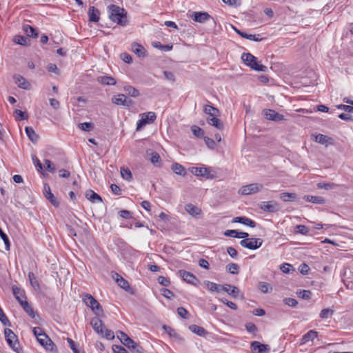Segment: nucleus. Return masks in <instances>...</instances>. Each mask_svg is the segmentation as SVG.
Here are the masks:
<instances>
[{
	"instance_id": "39448f33",
	"label": "nucleus",
	"mask_w": 353,
	"mask_h": 353,
	"mask_svg": "<svg viewBox=\"0 0 353 353\" xmlns=\"http://www.w3.org/2000/svg\"><path fill=\"white\" fill-rule=\"evenodd\" d=\"M263 189V185L261 183H250L246 185L242 186L239 190V194L241 195H249L254 193H257Z\"/></svg>"
},
{
	"instance_id": "ddd939ff",
	"label": "nucleus",
	"mask_w": 353,
	"mask_h": 353,
	"mask_svg": "<svg viewBox=\"0 0 353 353\" xmlns=\"http://www.w3.org/2000/svg\"><path fill=\"white\" fill-rule=\"evenodd\" d=\"M13 79L19 88L28 90L31 89V84L21 75L14 74Z\"/></svg>"
},
{
	"instance_id": "a18cd8bd",
	"label": "nucleus",
	"mask_w": 353,
	"mask_h": 353,
	"mask_svg": "<svg viewBox=\"0 0 353 353\" xmlns=\"http://www.w3.org/2000/svg\"><path fill=\"white\" fill-rule=\"evenodd\" d=\"M226 270L232 274H237L239 272V266L234 263H230L226 265Z\"/></svg>"
},
{
	"instance_id": "a211bd4d",
	"label": "nucleus",
	"mask_w": 353,
	"mask_h": 353,
	"mask_svg": "<svg viewBox=\"0 0 353 353\" xmlns=\"http://www.w3.org/2000/svg\"><path fill=\"white\" fill-rule=\"evenodd\" d=\"M90 324L94 330L99 334L103 335V321L98 317H94L91 319Z\"/></svg>"
},
{
	"instance_id": "f03ea898",
	"label": "nucleus",
	"mask_w": 353,
	"mask_h": 353,
	"mask_svg": "<svg viewBox=\"0 0 353 353\" xmlns=\"http://www.w3.org/2000/svg\"><path fill=\"white\" fill-rule=\"evenodd\" d=\"M117 336L119 341L128 348L132 350L137 353H143V348L138 343L130 339L125 333L122 331L117 332Z\"/></svg>"
},
{
	"instance_id": "338daca9",
	"label": "nucleus",
	"mask_w": 353,
	"mask_h": 353,
	"mask_svg": "<svg viewBox=\"0 0 353 353\" xmlns=\"http://www.w3.org/2000/svg\"><path fill=\"white\" fill-rule=\"evenodd\" d=\"M161 294L167 298V299H171L172 297L174 296V294L173 292L170 290L169 289H167V288H163L161 290Z\"/></svg>"
},
{
	"instance_id": "7c9ffc66",
	"label": "nucleus",
	"mask_w": 353,
	"mask_h": 353,
	"mask_svg": "<svg viewBox=\"0 0 353 353\" xmlns=\"http://www.w3.org/2000/svg\"><path fill=\"white\" fill-rule=\"evenodd\" d=\"M97 81L103 85H114L116 84V80L109 76H102L97 79Z\"/></svg>"
},
{
	"instance_id": "f8f14e48",
	"label": "nucleus",
	"mask_w": 353,
	"mask_h": 353,
	"mask_svg": "<svg viewBox=\"0 0 353 353\" xmlns=\"http://www.w3.org/2000/svg\"><path fill=\"white\" fill-rule=\"evenodd\" d=\"M112 101L116 105H121L126 107H129L132 104V101L131 99H127L126 97L123 94L113 96Z\"/></svg>"
},
{
	"instance_id": "4be33fe9",
	"label": "nucleus",
	"mask_w": 353,
	"mask_h": 353,
	"mask_svg": "<svg viewBox=\"0 0 353 353\" xmlns=\"http://www.w3.org/2000/svg\"><path fill=\"white\" fill-rule=\"evenodd\" d=\"M224 235L226 236H231L239 239H245L249 236L248 233L247 232H238L235 230H228L224 232Z\"/></svg>"
},
{
	"instance_id": "603ef678",
	"label": "nucleus",
	"mask_w": 353,
	"mask_h": 353,
	"mask_svg": "<svg viewBox=\"0 0 353 353\" xmlns=\"http://www.w3.org/2000/svg\"><path fill=\"white\" fill-rule=\"evenodd\" d=\"M333 312H334V311L332 310L329 309V308H325L321 311L319 316L321 319H327L332 315Z\"/></svg>"
},
{
	"instance_id": "7ed1b4c3",
	"label": "nucleus",
	"mask_w": 353,
	"mask_h": 353,
	"mask_svg": "<svg viewBox=\"0 0 353 353\" xmlns=\"http://www.w3.org/2000/svg\"><path fill=\"white\" fill-rule=\"evenodd\" d=\"M241 59L245 64L256 71L265 72L268 69L265 65L259 64L257 59L250 53H243Z\"/></svg>"
},
{
	"instance_id": "0eeeda50",
	"label": "nucleus",
	"mask_w": 353,
	"mask_h": 353,
	"mask_svg": "<svg viewBox=\"0 0 353 353\" xmlns=\"http://www.w3.org/2000/svg\"><path fill=\"white\" fill-rule=\"evenodd\" d=\"M190 172L196 176H202L206 179H212L214 178V174L210 173V168L202 167H192L189 169Z\"/></svg>"
},
{
	"instance_id": "13d9d810",
	"label": "nucleus",
	"mask_w": 353,
	"mask_h": 353,
	"mask_svg": "<svg viewBox=\"0 0 353 353\" xmlns=\"http://www.w3.org/2000/svg\"><path fill=\"white\" fill-rule=\"evenodd\" d=\"M222 1L230 6L239 7L241 5V0H222Z\"/></svg>"
},
{
	"instance_id": "864d4df0",
	"label": "nucleus",
	"mask_w": 353,
	"mask_h": 353,
	"mask_svg": "<svg viewBox=\"0 0 353 353\" xmlns=\"http://www.w3.org/2000/svg\"><path fill=\"white\" fill-rule=\"evenodd\" d=\"M0 321L2 323V324L5 326H10L11 323L6 316V315L3 313V310H1L0 311Z\"/></svg>"
},
{
	"instance_id": "ea45409f",
	"label": "nucleus",
	"mask_w": 353,
	"mask_h": 353,
	"mask_svg": "<svg viewBox=\"0 0 353 353\" xmlns=\"http://www.w3.org/2000/svg\"><path fill=\"white\" fill-rule=\"evenodd\" d=\"M235 31L243 38H245V39H248L250 40H252V41H259L262 40L261 38H259V34L258 35L248 34H247L245 32H243L237 29H235Z\"/></svg>"
},
{
	"instance_id": "412c9836",
	"label": "nucleus",
	"mask_w": 353,
	"mask_h": 353,
	"mask_svg": "<svg viewBox=\"0 0 353 353\" xmlns=\"http://www.w3.org/2000/svg\"><path fill=\"white\" fill-rule=\"evenodd\" d=\"M232 222L234 223H242L245 225H248L251 228H255L256 227V222L252 221V219L246 217V216H237L235 217Z\"/></svg>"
},
{
	"instance_id": "e2e57ef3",
	"label": "nucleus",
	"mask_w": 353,
	"mask_h": 353,
	"mask_svg": "<svg viewBox=\"0 0 353 353\" xmlns=\"http://www.w3.org/2000/svg\"><path fill=\"white\" fill-rule=\"evenodd\" d=\"M158 283L163 286H168L170 283V280L163 276H159L157 279Z\"/></svg>"
},
{
	"instance_id": "2f4dec72",
	"label": "nucleus",
	"mask_w": 353,
	"mask_h": 353,
	"mask_svg": "<svg viewBox=\"0 0 353 353\" xmlns=\"http://www.w3.org/2000/svg\"><path fill=\"white\" fill-rule=\"evenodd\" d=\"M25 131H26V133L28 139L32 143H35L38 141L39 136L37 134V133L35 132V131L33 130L32 128L26 126L25 128Z\"/></svg>"
},
{
	"instance_id": "bb28decb",
	"label": "nucleus",
	"mask_w": 353,
	"mask_h": 353,
	"mask_svg": "<svg viewBox=\"0 0 353 353\" xmlns=\"http://www.w3.org/2000/svg\"><path fill=\"white\" fill-rule=\"evenodd\" d=\"M85 197L92 203L102 201L101 197L92 190H88L85 192Z\"/></svg>"
},
{
	"instance_id": "473e14b6",
	"label": "nucleus",
	"mask_w": 353,
	"mask_h": 353,
	"mask_svg": "<svg viewBox=\"0 0 353 353\" xmlns=\"http://www.w3.org/2000/svg\"><path fill=\"white\" fill-rule=\"evenodd\" d=\"M314 141L321 144L327 145L328 143L332 144V138L322 134H319L315 136Z\"/></svg>"
},
{
	"instance_id": "0e129e2a",
	"label": "nucleus",
	"mask_w": 353,
	"mask_h": 353,
	"mask_svg": "<svg viewBox=\"0 0 353 353\" xmlns=\"http://www.w3.org/2000/svg\"><path fill=\"white\" fill-rule=\"evenodd\" d=\"M221 302H222L223 304L226 305H227V306H228L230 308H231V309H232V310H236L237 309V306H236V305L234 303H233V302H232V301H228V299H225V298H222V299H221Z\"/></svg>"
},
{
	"instance_id": "6ab92c4d",
	"label": "nucleus",
	"mask_w": 353,
	"mask_h": 353,
	"mask_svg": "<svg viewBox=\"0 0 353 353\" xmlns=\"http://www.w3.org/2000/svg\"><path fill=\"white\" fill-rule=\"evenodd\" d=\"M185 211L192 216L196 217L201 214L202 210L196 205L188 203L185 205Z\"/></svg>"
},
{
	"instance_id": "c756f323",
	"label": "nucleus",
	"mask_w": 353,
	"mask_h": 353,
	"mask_svg": "<svg viewBox=\"0 0 353 353\" xmlns=\"http://www.w3.org/2000/svg\"><path fill=\"white\" fill-rule=\"evenodd\" d=\"M189 330L199 336H205L208 334L207 331L203 327H200L197 325H190Z\"/></svg>"
},
{
	"instance_id": "de8ad7c7",
	"label": "nucleus",
	"mask_w": 353,
	"mask_h": 353,
	"mask_svg": "<svg viewBox=\"0 0 353 353\" xmlns=\"http://www.w3.org/2000/svg\"><path fill=\"white\" fill-rule=\"evenodd\" d=\"M145 121H148V123H153L156 120V114L153 112H148L142 114Z\"/></svg>"
},
{
	"instance_id": "2eb2a0df",
	"label": "nucleus",
	"mask_w": 353,
	"mask_h": 353,
	"mask_svg": "<svg viewBox=\"0 0 353 353\" xmlns=\"http://www.w3.org/2000/svg\"><path fill=\"white\" fill-rule=\"evenodd\" d=\"M43 194L46 198L54 205L58 206L59 205V201L56 199V197L51 192V190L50 186L48 184H44L43 187Z\"/></svg>"
},
{
	"instance_id": "4d7b16f0",
	"label": "nucleus",
	"mask_w": 353,
	"mask_h": 353,
	"mask_svg": "<svg viewBox=\"0 0 353 353\" xmlns=\"http://www.w3.org/2000/svg\"><path fill=\"white\" fill-rule=\"evenodd\" d=\"M14 113L17 115V120L21 121L28 119V115L20 110H15Z\"/></svg>"
},
{
	"instance_id": "9d476101",
	"label": "nucleus",
	"mask_w": 353,
	"mask_h": 353,
	"mask_svg": "<svg viewBox=\"0 0 353 353\" xmlns=\"http://www.w3.org/2000/svg\"><path fill=\"white\" fill-rule=\"evenodd\" d=\"M263 114L265 119L274 121H281L284 119V116L271 109L263 110Z\"/></svg>"
},
{
	"instance_id": "680f3d73",
	"label": "nucleus",
	"mask_w": 353,
	"mask_h": 353,
	"mask_svg": "<svg viewBox=\"0 0 353 353\" xmlns=\"http://www.w3.org/2000/svg\"><path fill=\"white\" fill-rule=\"evenodd\" d=\"M23 310L31 318L33 319L35 317V313L30 304H25Z\"/></svg>"
},
{
	"instance_id": "f704fd0d",
	"label": "nucleus",
	"mask_w": 353,
	"mask_h": 353,
	"mask_svg": "<svg viewBox=\"0 0 353 353\" xmlns=\"http://www.w3.org/2000/svg\"><path fill=\"white\" fill-rule=\"evenodd\" d=\"M163 329L165 331V332L171 337H174V339H176V340L179 341H183V339L178 334L175 330L174 329H172V327H170V326H168V325H163Z\"/></svg>"
},
{
	"instance_id": "393cba45",
	"label": "nucleus",
	"mask_w": 353,
	"mask_h": 353,
	"mask_svg": "<svg viewBox=\"0 0 353 353\" xmlns=\"http://www.w3.org/2000/svg\"><path fill=\"white\" fill-rule=\"evenodd\" d=\"M132 50L139 57H144L146 55V50L144 47L137 43L132 44Z\"/></svg>"
},
{
	"instance_id": "b1692460",
	"label": "nucleus",
	"mask_w": 353,
	"mask_h": 353,
	"mask_svg": "<svg viewBox=\"0 0 353 353\" xmlns=\"http://www.w3.org/2000/svg\"><path fill=\"white\" fill-rule=\"evenodd\" d=\"M260 208L265 212H274L277 210V204L274 201L262 202Z\"/></svg>"
},
{
	"instance_id": "aec40b11",
	"label": "nucleus",
	"mask_w": 353,
	"mask_h": 353,
	"mask_svg": "<svg viewBox=\"0 0 353 353\" xmlns=\"http://www.w3.org/2000/svg\"><path fill=\"white\" fill-rule=\"evenodd\" d=\"M221 290L234 298L238 297L240 292L238 288L229 284H225L223 285L221 287Z\"/></svg>"
},
{
	"instance_id": "dca6fc26",
	"label": "nucleus",
	"mask_w": 353,
	"mask_h": 353,
	"mask_svg": "<svg viewBox=\"0 0 353 353\" xmlns=\"http://www.w3.org/2000/svg\"><path fill=\"white\" fill-rule=\"evenodd\" d=\"M250 348L254 353H265L269 350L268 345L262 344L259 341L252 342Z\"/></svg>"
},
{
	"instance_id": "cd10ccee",
	"label": "nucleus",
	"mask_w": 353,
	"mask_h": 353,
	"mask_svg": "<svg viewBox=\"0 0 353 353\" xmlns=\"http://www.w3.org/2000/svg\"><path fill=\"white\" fill-rule=\"evenodd\" d=\"M23 31L28 37H32L33 38H37L39 36L37 30L32 26L28 24H24L22 27Z\"/></svg>"
},
{
	"instance_id": "09e8293b",
	"label": "nucleus",
	"mask_w": 353,
	"mask_h": 353,
	"mask_svg": "<svg viewBox=\"0 0 353 353\" xmlns=\"http://www.w3.org/2000/svg\"><path fill=\"white\" fill-rule=\"evenodd\" d=\"M78 127L83 131L89 132L93 129V123L90 122H84L79 123Z\"/></svg>"
},
{
	"instance_id": "8fccbe9b",
	"label": "nucleus",
	"mask_w": 353,
	"mask_h": 353,
	"mask_svg": "<svg viewBox=\"0 0 353 353\" xmlns=\"http://www.w3.org/2000/svg\"><path fill=\"white\" fill-rule=\"evenodd\" d=\"M28 279H29V281H30V283L31 284V285L34 288H37V289H39V284L36 279V276H34V273L32 272H29L28 273Z\"/></svg>"
},
{
	"instance_id": "052dcab7",
	"label": "nucleus",
	"mask_w": 353,
	"mask_h": 353,
	"mask_svg": "<svg viewBox=\"0 0 353 353\" xmlns=\"http://www.w3.org/2000/svg\"><path fill=\"white\" fill-rule=\"evenodd\" d=\"M177 313L181 317H182L183 319L188 318L189 313H188V310L183 307H178Z\"/></svg>"
},
{
	"instance_id": "58836bf2",
	"label": "nucleus",
	"mask_w": 353,
	"mask_h": 353,
	"mask_svg": "<svg viewBox=\"0 0 353 353\" xmlns=\"http://www.w3.org/2000/svg\"><path fill=\"white\" fill-rule=\"evenodd\" d=\"M14 41L19 45L27 46L30 45V39L24 36L17 35L14 38Z\"/></svg>"
},
{
	"instance_id": "9b49d317",
	"label": "nucleus",
	"mask_w": 353,
	"mask_h": 353,
	"mask_svg": "<svg viewBox=\"0 0 353 353\" xmlns=\"http://www.w3.org/2000/svg\"><path fill=\"white\" fill-rule=\"evenodd\" d=\"M37 339L41 345L46 347V350L50 351L53 350L55 345L46 333L38 336Z\"/></svg>"
},
{
	"instance_id": "5701e85b",
	"label": "nucleus",
	"mask_w": 353,
	"mask_h": 353,
	"mask_svg": "<svg viewBox=\"0 0 353 353\" xmlns=\"http://www.w3.org/2000/svg\"><path fill=\"white\" fill-rule=\"evenodd\" d=\"M89 21L91 22H98L99 21L100 12L94 6H90L88 10Z\"/></svg>"
},
{
	"instance_id": "bf43d9fd",
	"label": "nucleus",
	"mask_w": 353,
	"mask_h": 353,
	"mask_svg": "<svg viewBox=\"0 0 353 353\" xmlns=\"http://www.w3.org/2000/svg\"><path fill=\"white\" fill-rule=\"evenodd\" d=\"M283 302L285 305H288L290 307H294L298 304L297 301L293 298H285L283 300Z\"/></svg>"
},
{
	"instance_id": "6e6d98bb",
	"label": "nucleus",
	"mask_w": 353,
	"mask_h": 353,
	"mask_svg": "<svg viewBox=\"0 0 353 353\" xmlns=\"http://www.w3.org/2000/svg\"><path fill=\"white\" fill-rule=\"evenodd\" d=\"M296 232L297 233L306 235L307 234L309 230L306 226L303 225H298L296 226Z\"/></svg>"
},
{
	"instance_id": "f257e3e1",
	"label": "nucleus",
	"mask_w": 353,
	"mask_h": 353,
	"mask_svg": "<svg viewBox=\"0 0 353 353\" xmlns=\"http://www.w3.org/2000/svg\"><path fill=\"white\" fill-rule=\"evenodd\" d=\"M109 14V19L114 23L125 26L128 23L127 12L125 9L114 4H111L107 8Z\"/></svg>"
},
{
	"instance_id": "5fc2aeb1",
	"label": "nucleus",
	"mask_w": 353,
	"mask_h": 353,
	"mask_svg": "<svg viewBox=\"0 0 353 353\" xmlns=\"http://www.w3.org/2000/svg\"><path fill=\"white\" fill-rule=\"evenodd\" d=\"M191 130L193 134L197 137H200L203 134V130L196 125L192 126Z\"/></svg>"
},
{
	"instance_id": "c03bdc74",
	"label": "nucleus",
	"mask_w": 353,
	"mask_h": 353,
	"mask_svg": "<svg viewBox=\"0 0 353 353\" xmlns=\"http://www.w3.org/2000/svg\"><path fill=\"white\" fill-rule=\"evenodd\" d=\"M124 91L127 94L132 97H136L139 95V92L135 88L131 85L125 86Z\"/></svg>"
},
{
	"instance_id": "f3484780",
	"label": "nucleus",
	"mask_w": 353,
	"mask_h": 353,
	"mask_svg": "<svg viewBox=\"0 0 353 353\" xmlns=\"http://www.w3.org/2000/svg\"><path fill=\"white\" fill-rule=\"evenodd\" d=\"M112 278L115 280L116 283L123 290L128 292L130 290L129 283L124 279L121 276L117 273H114Z\"/></svg>"
},
{
	"instance_id": "4c0bfd02",
	"label": "nucleus",
	"mask_w": 353,
	"mask_h": 353,
	"mask_svg": "<svg viewBox=\"0 0 353 353\" xmlns=\"http://www.w3.org/2000/svg\"><path fill=\"white\" fill-rule=\"evenodd\" d=\"M204 112L205 114H209L211 117H216L219 114V110L210 105H206L204 107Z\"/></svg>"
},
{
	"instance_id": "72a5a7b5",
	"label": "nucleus",
	"mask_w": 353,
	"mask_h": 353,
	"mask_svg": "<svg viewBox=\"0 0 353 353\" xmlns=\"http://www.w3.org/2000/svg\"><path fill=\"white\" fill-rule=\"evenodd\" d=\"M318 336L317 332L315 330H310L306 334H305L302 337V343H305L309 341H312L315 338Z\"/></svg>"
},
{
	"instance_id": "4468645a",
	"label": "nucleus",
	"mask_w": 353,
	"mask_h": 353,
	"mask_svg": "<svg viewBox=\"0 0 353 353\" xmlns=\"http://www.w3.org/2000/svg\"><path fill=\"white\" fill-rule=\"evenodd\" d=\"M192 19L198 23H205L210 19H211V16L206 12H194L192 14Z\"/></svg>"
},
{
	"instance_id": "79ce46f5",
	"label": "nucleus",
	"mask_w": 353,
	"mask_h": 353,
	"mask_svg": "<svg viewBox=\"0 0 353 353\" xmlns=\"http://www.w3.org/2000/svg\"><path fill=\"white\" fill-rule=\"evenodd\" d=\"M296 197V195L295 193L283 192L279 195V198L285 202L293 201Z\"/></svg>"
},
{
	"instance_id": "20e7f679",
	"label": "nucleus",
	"mask_w": 353,
	"mask_h": 353,
	"mask_svg": "<svg viewBox=\"0 0 353 353\" xmlns=\"http://www.w3.org/2000/svg\"><path fill=\"white\" fill-rule=\"evenodd\" d=\"M83 301L85 304L91 308L94 313L99 316L103 313V308L100 303L90 294L83 295Z\"/></svg>"
},
{
	"instance_id": "49530a36",
	"label": "nucleus",
	"mask_w": 353,
	"mask_h": 353,
	"mask_svg": "<svg viewBox=\"0 0 353 353\" xmlns=\"http://www.w3.org/2000/svg\"><path fill=\"white\" fill-rule=\"evenodd\" d=\"M121 174L123 179L130 181L132 179L131 171L128 168H121Z\"/></svg>"
},
{
	"instance_id": "e433bc0d",
	"label": "nucleus",
	"mask_w": 353,
	"mask_h": 353,
	"mask_svg": "<svg viewBox=\"0 0 353 353\" xmlns=\"http://www.w3.org/2000/svg\"><path fill=\"white\" fill-rule=\"evenodd\" d=\"M208 123L210 125L214 126L216 128H217L220 130L223 129V123L219 119H217L216 117H213L210 119H208Z\"/></svg>"
},
{
	"instance_id": "1a4fd4ad",
	"label": "nucleus",
	"mask_w": 353,
	"mask_h": 353,
	"mask_svg": "<svg viewBox=\"0 0 353 353\" xmlns=\"http://www.w3.org/2000/svg\"><path fill=\"white\" fill-rule=\"evenodd\" d=\"M179 275L183 280L192 285L197 286L199 284V280L191 272L183 270H179Z\"/></svg>"
},
{
	"instance_id": "a19ab883",
	"label": "nucleus",
	"mask_w": 353,
	"mask_h": 353,
	"mask_svg": "<svg viewBox=\"0 0 353 353\" xmlns=\"http://www.w3.org/2000/svg\"><path fill=\"white\" fill-rule=\"evenodd\" d=\"M150 161L155 166H161V158L159 154L157 152H152L150 154Z\"/></svg>"
},
{
	"instance_id": "6e6552de",
	"label": "nucleus",
	"mask_w": 353,
	"mask_h": 353,
	"mask_svg": "<svg viewBox=\"0 0 353 353\" xmlns=\"http://www.w3.org/2000/svg\"><path fill=\"white\" fill-rule=\"evenodd\" d=\"M5 338L7 343L14 351L17 352L18 343L16 334L9 328L4 330Z\"/></svg>"
},
{
	"instance_id": "423d86ee",
	"label": "nucleus",
	"mask_w": 353,
	"mask_h": 353,
	"mask_svg": "<svg viewBox=\"0 0 353 353\" xmlns=\"http://www.w3.org/2000/svg\"><path fill=\"white\" fill-rule=\"evenodd\" d=\"M263 243L260 238H245L240 241V245L249 250H256L259 248Z\"/></svg>"
},
{
	"instance_id": "774afa93",
	"label": "nucleus",
	"mask_w": 353,
	"mask_h": 353,
	"mask_svg": "<svg viewBox=\"0 0 353 353\" xmlns=\"http://www.w3.org/2000/svg\"><path fill=\"white\" fill-rule=\"evenodd\" d=\"M112 350L114 353H127L126 350L123 347L118 345H114Z\"/></svg>"
},
{
	"instance_id": "3c124183",
	"label": "nucleus",
	"mask_w": 353,
	"mask_h": 353,
	"mask_svg": "<svg viewBox=\"0 0 353 353\" xmlns=\"http://www.w3.org/2000/svg\"><path fill=\"white\" fill-rule=\"evenodd\" d=\"M337 186V185L331 183H319L317 184V187L320 189L325 190H331L334 189Z\"/></svg>"
},
{
	"instance_id": "37998d69",
	"label": "nucleus",
	"mask_w": 353,
	"mask_h": 353,
	"mask_svg": "<svg viewBox=\"0 0 353 353\" xmlns=\"http://www.w3.org/2000/svg\"><path fill=\"white\" fill-rule=\"evenodd\" d=\"M205 284L206 287L208 288V289L211 292H219L222 287L220 285H218L215 283H213V282H211L209 281H205Z\"/></svg>"
},
{
	"instance_id": "c9c22d12",
	"label": "nucleus",
	"mask_w": 353,
	"mask_h": 353,
	"mask_svg": "<svg viewBox=\"0 0 353 353\" xmlns=\"http://www.w3.org/2000/svg\"><path fill=\"white\" fill-rule=\"evenodd\" d=\"M12 292L18 301H21V300L26 299L24 291L21 289L19 287L13 286L12 287Z\"/></svg>"
},
{
	"instance_id": "69168bd1",
	"label": "nucleus",
	"mask_w": 353,
	"mask_h": 353,
	"mask_svg": "<svg viewBox=\"0 0 353 353\" xmlns=\"http://www.w3.org/2000/svg\"><path fill=\"white\" fill-rule=\"evenodd\" d=\"M298 295L299 297L303 299H309L310 298V296H311V292L309 291V290H301L299 293H298Z\"/></svg>"
},
{
	"instance_id": "c85d7f7f",
	"label": "nucleus",
	"mask_w": 353,
	"mask_h": 353,
	"mask_svg": "<svg viewBox=\"0 0 353 353\" xmlns=\"http://www.w3.org/2000/svg\"><path fill=\"white\" fill-rule=\"evenodd\" d=\"M171 169L176 174L183 176H185L187 174L185 168L178 163H174L172 165Z\"/></svg>"
},
{
	"instance_id": "a878e982",
	"label": "nucleus",
	"mask_w": 353,
	"mask_h": 353,
	"mask_svg": "<svg viewBox=\"0 0 353 353\" xmlns=\"http://www.w3.org/2000/svg\"><path fill=\"white\" fill-rule=\"evenodd\" d=\"M303 199L305 201L316 204H324L325 203V199L319 196L305 195Z\"/></svg>"
}]
</instances>
